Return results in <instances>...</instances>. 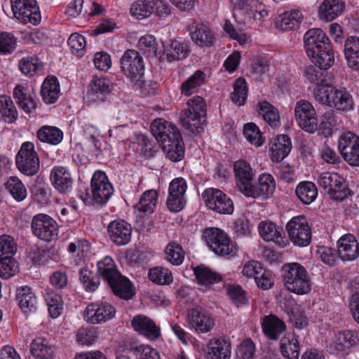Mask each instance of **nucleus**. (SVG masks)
Here are the masks:
<instances>
[{"label": "nucleus", "instance_id": "nucleus-1", "mask_svg": "<svg viewBox=\"0 0 359 359\" xmlns=\"http://www.w3.org/2000/svg\"><path fill=\"white\" fill-rule=\"evenodd\" d=\"M307 55L320 69H326L334 62V51L326 34L318 28L309 29L304 36Z\"/></svg>", "mask_w": 359, "mask_h": 359}, {"label": "nucleus", "instance_id": "nucleus-2", "mask_svg": "<svg viewBox=\"0 0 359 359\" xmlns=\"http://www.w3.org/2000/svg\"><path fill=\"white\" fill-rule=\"evenodd\" d=\"M313 97L320 104L341 111H350L354 107L352 95L344 87L316 86L313 89Z\"/></svg>", "mask_w": 359, "mask_h": 359}, {"label": "nucleus", "instance_id": "nucleus-3", "mask_svg": "<svg viewBox=\"0 0 359 359\" xmlns=\"http://www.w3.org/2000/svg\"><path fill=\"white\" fill-rule=\"evenodd\" d=\"M281 276L284 285L291 292L306 294L311 290L310 276L306 268L299 263L285 264L282 266Z\"/></svg>", "mask_w": 359, "mask_h": 359}, {"label": "nucleus", "instance_id": "nucleus-4", "mask_svg": "<svg viewBox=\"0 0 359 359\" xmlns=\"http://www.w3.org/2000/svg\"><path fill=\"white\" fill-rule=\"evenodd\" d=\"M187 109L180 113L182 126L191 133H201L206 120V104L201 96H195L187 101Z\"/></svg>", "mask_w": 359, "mask_h": 359}, {"label": "nucleus", "instance_id": "nucleus-5", "mask_svg": "<svg viewBox=\"0 0 359 359\" xmlns=\"http://www.w3.org/2000/svg\"><path fill=\"white\" fill-rule=\"evenodd\" d=\"M203 236L209 248L219 256H233L237 248L227 233L218 229L210 227L203 231Z\"/></svg>", "mask_w": 359, "mask_h": 359}, {"label": "nucleus", "instance_id": "nucleus-6", "mask_svg": "<svg viewBox=\"0 0 359 359\" xmlns=\"http://www.w3.org/2000/svg\"><path fill=\"white\" fill-rule=\"evenodd\" d=\"M15 164L19 171L25 175L33 176L39 172L40 161L33 143H22L16 154Z\"/></svg>", "mask_w": 359, "mask_h": 359}, {"label": "nucleus", "instance_id": "nucleus-7", "mask_svg": "<svg viewBox=\"0 0 359 359\" xmlns=\"http://www.w3.org/2000/svg\"><path fill=\"white\" fill-rule=\"evenodd\" d=\"M318 184L329 196L336 201H343L350 195V190L344 179L335 172L322 173L318 178Z\"/></svg>", "mask_w": 359, "mask_h": 359}, {"label": "nucleus", "instance_id": "nucleus-8", "mask_svg": "<svg viewBox=\"0 0 359 359\" xmlns=\"http://www.w3.org/2000/svg\"><path fill=\"white\" fill-rule=\"evenodd\" d=\"M291 242L296 246L306 247L311 242V229L304 215L292 217L286 224Z\"/></svg>", "mask_w": 359, "mask_h": 359}, {"label": "nucleus", "instance_id": "nucleus-9", "mask_svg": "<svg viewBox=\"0 0 359 359\" xmlns=\"http://www.w3.org/2000/svg\"><path fill=\"white\" fill-rule=\"evenodd\" d=\"M32 233L38 238L50 242L57 238L58 225L49 215L40 213L34 215L32 220Z\"/></svg>", "mask_w": 359, "mask_h": 359}, {"label": "nucleus", "instance_id": "nucleus-10", "mask_svg": "<svg viewBox=\"0 0 359 359\" xmlns=\"http://www.w3.org/2000/svg\"><path fill=\"white\" fill-rule=\"evenodd\" d=\"M14 17L24 24L37 25L41 13L35 0H10Z\"/></svg>", "mask_w": 359, "mask_h": 359}, {"label": "nucleus", "instance_id": "nucleus-11", "mask_svg": "<svg viewBox=\"0 0 359 359\" xmlns=\"http://www.w3.org/2000/svg\"><path fill=\"white\" fill-rule=\"evenodd\" d=\"M295 119L299 126L306 132L313 133L318 128V117L314 107L307 100H301L296 103Z\"/></svg>", "mask_w": 359, "mask_h": 359}, {"label": "nucleus", "instance_id": "nucleus-12", "mask_svg": "<svg viewBox=\"0 0 359 359\" xmlns=\"http://www.w3.org/2000/svg\"><path fill=\"white\" fill-rule=\"evenodd\" d=\"M202 198L206 206L220 214H232L233 203L231 199L219 189L209 188L202 193Z\"/></svg>", "mask_w": 359, "mask_h": 359}, {"label": "nucleus", "instance_id": "nucleus-13", "mask_svg": "<svg viewBox=\"0 0 359 359\" xmlns=\"http://www.w3.org/2000/svg\"><path fill=\"white\" fill-rule=\"evenodd\" d=\"M338 148L344 159L352 166H359V137L351 132L340 135Z\"/></svg>", "mask_w": 359, "mask_h": 359}, {"label": "nucleus", "instance_id": "nucleus-14", "mask_svg": "<svg viewBox=\"0 0 359 359\" xmlns=\"http://www.w3.org/2000/svg\"><path fill=\"white\" fill-rule=\"evenodd\" d=\"M121 69L131 81L140 80L144 74L143 58L135 50H127L121 59Z\"/></svg>", "mask_w": 359, "mask_h": 359}, {"label": "nucleus", "instance_id": "nucleus-15", "mask_svg": "<svg viewBox=\"0 0 359 359\" xmlns=\"http://www.w3.org/2000/svg\"><path fill=\"white\" fill-rule=\"evenodd\" d=\"M93 199L98 204L106 203L114 193V188L105 172L96 171L91 179Z\"/></svg>", "mask_w": 359, "mask_h": 359}, {"label": "nucleus", "instance_id": "nucleus-16", "mask_svg": "<svg viewBox=\"0 0 359 359\" xmlns=\"http://www.w3.org/2000/svg\"><path fill=\"white\" fill-rule=\"evenodd\" d=\"M186 320L198 333L209 332L215 325L212 315L201 308L188 309Z\"/></svg>", "mask_w": 359, "mask_h": 359}, {"label": "nucleus", "instance_id": "nucleus-17", "mask_svg": "<svg viewBox=\"0 0 359 359\" xmlns=\"http://www.w3.org/2000/svg\"><path fill=\"white\" fill-rule=\"evenodd\" d=\"M115 314V308L109 303H92L86 308L83 318L88 323L99 324L112 319Z\"/></svg>", "mask_w": 359, "mask_h": 359}, {"label": "nucleus", "instance_id": "nucleus-18", "mask_svg": "<svg viewBox=\"0 0 359 359\" xmlns=\"http://www.w3.org/2000/svg\"><path fill=\"white\" fill-rule=\"evenodd\" d=\"M233 8L255 20L262 21L268 16L266 6L258 0H233Z\"/></svg>", "mask_w": 359, "mask_h": 359}, {"label": "nucleus", "instance_id": "nucleus-19", "mask_svg": "<svg viewBox=\"0 0 359 359\" xmlns=\"http://www.w3.org/2000/svg\"><path fill=\"white\" fill-rule=\"evenodd\" d=\"M233 171L236 186L238 190L245 196L248 190L254 182L255 175L252 169L248 162L239 160L233 164Z\"/></svg>", "mask_w": 359, "mask_h": 359}, {"label": "nucleus", "instance_id": "nucleus-20", "mask_svg": "<svg viewBox=\"0 0 359 359\" xmlns=\"http://www.w3.org/2000/svg\"><path fill=\"white\" fill-rule=\"evenodd\" d=\"M231 343L226 337H214L207 345L208 359H230Z\"/></svg>", "mask_w": 359, "mask_h": 359}, {"label": "nucleus", "instance_id": "nucleus-21", "mask_svg": "<svg viewBox=\"0 0 359 359\" xmlns=\"http://www.w3.org/2000/svg\"><path fill=\"white\" fill-rule=\"evenodd\" d=\"M107 231L111 241L118 246L125 245L130 241L132 227L124 220L111 222Z\"/></svg>", "mask_w": 359, "mask_h": 359}, {"label": "nucleus", "instance_id": "nucleus-22", "mask_svg": "<svg viewBox=\"0 0 359 359\" xmlns=\"http://www.w3.org/2000/svg\"><path fill=\"white\" fill-rule=\"evenodd\" d=\"M163 51L160 56L161 61L169 62L178 61L186 58L189 53L187 43L180 40H172L168 43H163Z\"/></svg>", "mask_w": 359, "mask_h": 359}, {"label": "nucleus", "instance_id": "nucleus-23", "mask_svg": "<svg viewBox=\"0 0 359 359\" xmlns=\"http://www.w3.org/2000/svg\"><path fill=\"white\" fill-rule=\"evenodd\" d=\"M260 236L265 241H272L283 248L286 245L285 233L281 227L271 221H262L258 226Z\"/></svg>", "mask_w": 359, "mask_h": 359}, {"label": "nucleus", "instance_id": "nucleus-24", "mask_svg": "<svg viewBox=\"0 0 359 359\" xmlns=\"http://www.w3.org/2000/svg\"><path fill=\"white\" fill-rule=\"evenodd\" d=\"M131 325L135 331L151 340H155L160 336V328L149 317L137 315L133 317Z\"/></svg>", "mask_w": 359, "mask_h": 359}, {"label": "nucleus", "instance_id": "nucleus-25", "mask_svg": "<svg viewBox=\"0 0 359 359\" xmlns=\"http://www.w3.org/2000/svg\"><path fill=\"white\" fill-rule=\"evenodd\" d=\"M337 252L344 261H352L359 255V244L352 234H345L337 241Z\"/></svg>", "mask_w": 359, "mask_h": 359}, {"label": "nucleus", "instance_id": "nucleus-26", "mask_svg": "<svg viewBox=\"0 0 359 359\" xmlns=\"http://www.w3.org/2000/svg\"><path fill=\"white\" fill-rule=\"evenodd\" d=\"M54 188L60 193L66 194L72 190L73 180L69 170L63 166H55L50 175Z\"/></svg>", "mask_w": 359, "mask_h": 359}, {"label": "nucleus", "instance_id": "nucleus-27", "mask_svg": "<svg viewBox=\"0 0 359 359\" xmlns=\"http://www.w3.org/2000/svg\"><path fill=\"white\" fill-rule=\"evenodd\" d=\"M276 188L273 177L270 174L263 173L259 175L258 182H252L251 187L248 190L245 196L258 198L272 194Z\"/></svg>", "mask_w": 359, "mask_h": 359}, {"label": "nucleus", "instance_id": "nucleus-28", "mask_svg": "<svg viewBox=\"0 0 359 359\" xmlns=\"http://www.w3.org/2000/svg\"><path fill=\"white\" fill-rule=\"evenodd\" d=\"M262 327L264 334L271 340H277L286 330L285 323L274 314L265 316Z\"/></svg>", "mask_w": 359, "mask_h": 359}, {"label": "nucleus", "instance_id": "nucleus-29", "mask_svg": "<svg viewBox=\"0 0 359 359\" xmlns=\"http://www.w3.org/2000/svg\"><path fill=\"white\" fill-rule=\"evenodd\" d=\"M292 143L286 135H280L271 142V158L273 162L284 159L290 152Z\"/></svg>", "mask_w": 359, "mask_h": 359}, {"label": "nucleus", "instance_id": "nucleus-30", "mask_svg": "<svg viewBox=\"0 0 359 359\" xmlns=\"http://www.w3.org/2000/svg\"><path fill=\"white\" fill-rule=\"evenodd\" d=\"M191 27L194 30L190 32V36L196 45L201 47H210L213 45L215 34L207 25L194 22Z\"/></svg>", "mask_w": 359, "mask_h": 359}, {"label": "nucleus", "instance_id": "nucleus-31", "mask_svg": "<svg viewBox=\"0 0 359 359\" xmlns=\"http://www.w3.org/2000/svg\"><path fill=\"white\" fill-rule=\"evenodd\" d=\"M16 299L20 308L25 313H32L36 310V297L28 286L18 288Z\"/></svg>", "mask_w": 359, "mask_h": 359}, {"label": "nucleus", "instance_id": "nucleus-32", "mask_svg": "<svg viewBox=\"0 0 359 359\" xmlns=\"http://www.w3.org/2000/svg\"><path fill=\"white\" fill-rule=\"evenodd\" d=\"M279 349L285 358L299 359L300 345L294 334L289 333L283 337L280 341Z\"/></svg>", "mask_w": 359, "mask_h": 359}, {"label": "nucleus", "instance_id": "nucleus-33", "mask_svg": "<svg viewBox=\"0 0 359 359\" xmlns=\"http://www.w3.org/2000/svg\"><path fill=\"white\" fill-rule=\"evenodd\" d=\"M345 8V3L342 0H324L319 8L321 19L332 21L341 15Z\"/></svg>", "mask_w": 359, "mask_h": 359}, {"label": "nucleus", "instance_id": "nucleus-34", "mask_svg": "<svg viewBox=\"0 0 359 359\" xmlns=\"http://www.w3.org/2000/svg\"><path fill=\"white\" fill-rule=\"evenodd\" d=\"M344 55L348 67L359 69V37L349 36L344 43Z\"/></svg>", "mask_w": 359, "mask_h": 359}, {"label": "nucleus", "instance_id": "nucleus-35", "mask_svg": "<svg viewBox=\"0 0 359 359\" xmlns=\"http://www.w3.org/2000/svg\"><path fill=\"white\" fill-rule=\"evenodd\" d=\"M41 94L43 101L48 104L55 103L60 97V84L56 77L46 78L42 83Z\"/></svg>", "mask_w": 359, "mask_h": 359}, {"label": "nucleus", "instance_id": "nucleus-36", "mask_svg": "<svg viewBox=\"0 0 359 359\" xmlns=\"http://www.w3.org/2000/svg\"><path fill=\"white\" fill-rule=\"evenodd\" d=\"M108 283L114 293L122 299H129L134 295L129 280L120 273H118L117 277L113 278Z\"/></svg>", "mask_w": 359, "mask_h": 359}, {"label": "nucleus", "instance_id": "nucleus-37", "mask_svg": "<svg viewBox=\"0 0 359 359\" xmlns=\"http://www.w3.org/2000/svg\"><path fill=\"white\" fill-rule=\"evenodd\" d=\"M303 15L299 10L287 11L278 17L276 20V26L283 31L291 30L300 24Z\"/></svg>", "mask_w": 359, "mask_h": 359}, {"label": "nucleus", "instance_id": "nucleus-38", "mask_svg": "<svg viewBox=\"0 0 359 359\" xmlns=\"http://www.w3.org/2000/svg\"><path fill=\"white\" fill-rule=\"evenodd\" d=\"M13 97L18 107L25 113H32L36 107V101L27 93L22 86L18 85L13 90Z\"/></svg>", "mask_w": 359, "mask_h": 359}, {"label": "nucleus", "instance_id": "nucleus-39", "mask_svg": "<svg viewBox=\"0 0 359 359\" xmlns=\"http://www.w3.org/2000/svg\"><path fill=\"white\" fill-rule=\"evenodd\" d=\"M30 353L36 359H53L54 348L43 337L32 340Z\"/></svg>", "mask_w": 359, "mask_h": 359}, {"label": "nucleus", "instance_id": "nucleus-40", "mask_svg": "<svg viewBox=\"0 0 359 359\" xmlns=\"http://www.w3.org/2000/svg\"><path fill=\"white\" fill-rule=\"evenodd\" d=\"M18 116V111L10 97L0 95V121L14 123Z\"/></svg>", "mask_w": 359, "mask_h": 359}, {"label": "nucleus", "instance_id": "nucleus-41", "mask_svg": "<svg viewBox=\"0 0 359 359\" xmlns=\"http://www.w3.org/2000/svg\"><path fill=\"white\" fill-rule=\"evenodd\" d=\"M295 193L299 201L306 205L313 203L318 196L316 184L308 181L300 182L296 187Z\"/></svg>", "mask_w": 359, "mask_h": 359}, {"label": "nucleus", "instance_id": "nucleus-42", "mask_svg": "<svg viewBox=\"0 0 359 359\" xmlns=\"http://www.w3.org/2000/svg\"><path fill=\"white\" fill-rule=\"evenodd\" d=\"M205 74L197 70L181 85V93L185 96H190L197 92L198 88L205 83Z\"/></svg>", "mask_w": 359, "mask_h": 359}, {"label": "nucleus", "instance_id": "nucleus-43", "mask_svg": "<svg viewBox=\"0 0 359 359\" xmlns=\"http://www.w3.org/2000/svg\"><path fill=\"white\" fill-rule=\"evenodd\" d=\"M158 199V194L156 190L150 189L144 191L139 202L135 205V208L146 214L152 213L156 208Z\"/></svg>", "mask_w": 359, "mask_h": 359}, {"label": "nucleus", "instance_id": "nucleus-44", "mask_svg": "<svg viewBox=\"0 0 359 359\" xmlns=\"http://www.w3.org/2000/svg\"><path fill=\"white\" fill-rule=\"evenodd\" d=\"M37 137L41 142L55 145L62 140L63 133L56 127L44 126L38 130Z\"/></svg>", "mask_w": 359, "mask_h": 359}, {"label": "nucleus", "instance_id": "nucleus-45", "mask_svg": "<svg viewBox=\"0 0 359 359\" xmlns=\"http://www.w3.org/2000/svg\"><path fill=\"white\" fill-rule=\"evenodd\" d=\"M194 273L198 283L208 285L222 281V277L204 266H198L194 269Z\"/></svg>", "mask_w": 359, "mask_h": 359}, {"label": "nucleus", "instance_id": "nucleus-46", "mask_svg": "<svg viewBox=\"0 0 359 359\" xmlns=\"http://www.w3.org/2000/svg\"><path fill=\"white\" fill-rule=\"evenodd\" d=\"M97 273L105 280L109 282L113 278L117 277L118 271L111 257L107 256L102 260L97 262Z\"/></svg>", "mask_w": 359, "mask_h": 359}, {"label": "nucleus", "instance_id": "nucleus-47", "mask_svg": "<svg viewBox=\"0 0 359 359\" xmlns=\"http://www.w3.org/2000/svg\"><path fill=\"white\" fill-rule=\"evenodd\" d=\"M259 114L271 127L276 128L280 125V116L278 110L268 102L259 103Z\"/></svg>", "mask_w": 359, "mask_h": 359}, {"label": "nucleus", "instance_id": "nucleus-48", "mask_svg": "<svg viewBox=\"0 0 359 359\" xmlns=\"http://www.w3.org/2000/svg\"><path fill=\"white\" fill-rule=\"evenodd\" d=\"M165 253V259L172 265L179 266L184 262V251L182 246L175 241L167 245Z\"/></svg>", "mask_w": 359, "mask_h": 359}, {"label": "nucleus", "instance_id": "nucleus-49", "mask_svg": "<svg viewBox=\"0 0 359 359\" xmlns=\"http://www.w3.org/2000/svg\"><path fill=\"white\" fill-rule=\"evenodd\" d=\"M6 189L18 201H22L27 197V189L22 181L17 177H11L5 184Z\"/></svg>", "mask_w": 359, "mask_h": 359}, {"label": "nucleus", "instance_id": "nucleus-50", "mask_svg": "<svg viewBox=\"0 0 359 359\" xmlns=\"http://www.w3.org/2000/svg\"><path fill=\"white\" fill-rule=\"evenodd\" d=\"M149 278L151 281L158 285H170L172 283V272L166 268L157 266L149 271Z\"/></svg>", "mask_w": 359, "mask_h": 359}, {"label": "nucleus", "instance_id": "nucleus-51", "mask_svg": "<svg viewBox=\"0 0 359 359\" xmlns=\"http://www.w3.org/2000/svg\"><path fill=\"white\" fill-rule=\"evenodd\" d=\"M161 148L166 156L173 162L180 161L184 157V149L182 140L171 144L164 142L163 147Z\"/></svg>", "mask_w": 359, "mask_h": 359}, {"label": "nucleus", "instance_id": "nucleus-52", "mask_svg": "<svg viewBox=\"0 0 359 359\" xmlns=\"http://www.w3.org/2000/svg\"><path fill=\"white\" fill-rule=\"evenodd\" d=\"M113 83L111 80L106 77L95 76L92 81L91 93L97 95L109 93L113 89Z\"/></svg>", "mask_w": 359, "mask_h": 359}, {"label": "nucleus", "instance_id": "nucleus-53", "mask_svg": "<svg viewBox=\"0 0 359 359\" xmlns=\"http://www.w3.org/2000/svg\"><path fill=\"white\" fill-rule=\"evenodd\" d=\"M140 51L148 57H154L158 51V43L156 38L150 34L142 36L138 41Z\"/></svg>", "mask_w": 359, "mask_h": 359}, {"label": "nucleus", "instance_id": "nucleus-54", "mask_svg": "<svg viewBox=\"0 0 359 359\" xmlns=\"http://www.w3.org/2000/svg\"><path fill=\"white\" fill-rule=\"evenodd\" d=\"M248 95V86L245 80L243 78H238L233 84V92L231 97L233 102L238 105L245 103Z\"/></svg>", "mask_w": 359, "mask_h": 359}, {"label": "nucleus", "instance_id": "nucleus-55", "mask_svg": "<svg viewBox=\"0 0 359 359\" xmlns=\"http://www.w3.org/2000/svg\"><path fill=\"white\" fill-rule=\"evenodd\" d=\"M19 69L25 76H34L40 68L36 57L27 56L22 58L18 63Z\"/></svg>", "mask_w": 359, "mask_h": 359}, {"label": "nucleus", "instance_id": "nucleus-56", "mask_svg": "<svg viewBox=\"0 0 359 359\" xmlns=\"http://www.w3.org/2000/svg\"><path fill=\"white\" fill-rule=\"evenodd\" d=\"M18 271V262L13 257L0 259V277L8 279Z\"/></svg>", "mask_w": 359, "mask_h": 359}, {"label": "nucleus", "instance_id": "nucleus-57", "mask_svg": "<svg viewBox=\"0 0 359 359\" xmlns=\"http://www.w3.org/2000/svg\"><path fill=\"white\" fill-rule=\"evenodd\" d=\"M17 251V245L10 236H0V259L13 257Z\"/></svg>", "mask_w": 359, "mask_h": 359}, {"label": "nucleus", "instance_id": "nucleus-58", "mask_svg": "<svg viewBox=\"0 0 359 359\" xmlns=\"http://www.w3.org/2000/svg\"><path fill=\"white\" fill-rule=\"evenodd\" d=\"M243 135L251 144L257 147H259L264 143L260 130L254 123H249L244 126Z\"/></svg>", "mask_w": 359, "mask_h": 359}, {"label": "nucleus", "instance_id": "nucleus-59", "mask_svg": "<svg viewBox=\"0 0 359 359\" xmlns=\"http://www.w3.org/2000/svg\"><path fill=\"white\" fill-rule=\"evenodd\" d=\"M255 345L250 339L243 341L238 346L236 359H255Z\"/></svg>", "mask_w": 359, "mask_h": 359}, {"label": "nucleus", "instance_id": "nucleus-60", "mask_svg": "<svg viewBox=\"0 0 359 359\" xmlns=\"http://www.w3.org/2000/svg\"><path fill=\"white\" fill-rule=\"evenodd\" d=\"M152 11V7L150 6V1H137L132 4L130 13L137 19H142L150 16Z\"/></svg>", "mask_w": 359, "mask_h": 359}, {"label": "nucleus", "instance_id": "nucleus-61", "mask_svg": "<svg viewBox=\"0 0 359 359\" xmlns=\"http://www.w3.org/2000/svg\"><path fill=\"white\" fill-rule=\"evenodd\" d=\"M80 280L86 290L95 291L100 285L98 278H94L92 272L88 269H83L80 271Z\"/></svg>", "mask_w": 359, "mask_h": 359}, {"label": "nucleus", "instance_id": "nucleus-62", "mask_svg": "<svg viewBox=\"0 0 359 359\" xmlns=\"http://www.w3.org/2000/svg\"><path fill=\"white\" fill-rule=\"evenodd\" d=\"M16 46V39L9 33L0 34V53H11Z\"/></svg>", "mask_w": 359, "mask_h": 359}, {"label": "nucleus", "instance_id": "nucleus-63", "mask_svg": "<svg viewBox=\"0 0 359 359\" xmlns=\"http://www.w3.org/2000/svg\"><path fill=\"white\" fill-rule=\"evenodd\" d=\"M228 295L232 300L233 303L238 306L240 304H245L247 299L245 292L239 285H230L228 287Z\"/></svg>", "mask_w": 359, "mask_h": 359}, {"label": "nucleus", "instance_id": "nucleus-64", "mask_svg": "<svg viewBox=\"0 0 359 359\" xmlns=\"http://www.w3.org/2000/svg\"><path fill=\"white\" fill-rule=\"evenodd\" d=\"M96 339V333L92 329L82 327L77 332V341L82 345H91Z\"/></svg>", "mask_w": 359, "mask_h": 359}]
</instances>
